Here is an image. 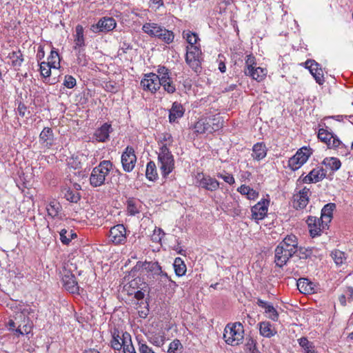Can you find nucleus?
<instances>
[{"label":"nucleus","mask_w":353,"mask_h":353,"mask_svg":"<svg viewBox=\"0 0 353 353\" xmlns=\"http://www.w3.org/2000/svg\"><path fill=\"white\" fill-rule=\"evenodd\" d=\"M113 164L110 161L103 160L94 167L90 176V183L93 188L100 187L105 184L107 176L112 169Z\"/></svg>","instance_id":"1"},{"label":"nucleus","mask_w":353,"mask_h":353,"mask_svg":"<svg viewBox=\"0 0 353 353\" xmlns=\"http://www.w3.org/2000/svg\"><path fill=\"white\" fill-rule=\"evenodd\" d=\"M243 327L241 323L228 324L224 330L223 339L228 345H238L243 341Z\"/></svg>","instance_id":"2"},{"label":"nucleus","mask_w":353,"mask_h":353,"mask_svg":"<svg viewBox=\"0 0 353 353\" xmlns=\"http://www.w3.org/2000/svg\"><path fill=\"white\" fill-rule=\"evenodd\" d=\"M159 168L163 177H166L174 169V159L169 148L161 146L158 154Z\"/></svg>","instance_id":"3"},{"label":"nucleus","mask_w":353,"mask_h":353,"mask_svg":"<svg viewBox=\"0 0 353 353\" xmlns=\"http://www.w3.org/2000/svg\"><path fill=\"white\" fill-rule=\"evenodd\" d=\"M202 61V52L200 46L186 48L185 62L195 72H201Z\"/></svg>","instance_id":"4"},{"label":"nucleus","mask_w":353,"mask_h":353,"mask_svg":"<svg viewBox=\"0 0 353 353\" xmlns=\"http://www.w3.org/2000/svg\"><path fill=\"white\" fill-rule=\"evenodd\" d=\"M312 154L311 149L307 147H303L299 149L296 154L288 160V167L293 171L299 169Z\"/></svg>","instance_id":"5"},{"label":"nucleus","mask_w":353,"mask_h":353,"mask_svg":"<svg viewBox=\"0 0 353 353\" xmlns=\"http://www.w3.org/2000/svg\"><path fill=\"white\" fill-rule=\"evenodd\" d=\"M108 241L114 245H123L127 241L126 229L123 224L116 225L110 228Z\"/></svg>","instance_id":"6"},{"label":"nucleus","mask_w":353,"mask_h":353,"mask_svg":"<svg viewBox=\"0 0 353 353\" xmlns=\"http://www.w3.org/2000/svg\"><path fill=\"white\" fill-rule=\"evenodd\" d=\"M159 78L153 72L145 74L141 81V88L152 94H155L160 89Z\"/></svg>","instance_id":"7"},{"label":"nucleus","mask_w":353,"mask_h":353,"mask_svg":"<svg viewBox=\"0 0 353 353\" xmlns=\"http://www.w3.org/2000/svg\"><path fill=\"white\" fill-rule=\"evenodd\" d=\"M137 159L134 149L132 146H127L121 157L123 170L126 172H132L135 167Z\"/></svg>","instance_id":"8"},{"label":"nucleus","mask_w":353,"mask_h":353,"mask_svg":"<svg viewBox=\"0 0 353 353\" xmlns=\"http://www.w3.org/2000/svg\"><path fill=\"white\" fill-rule=\"evenodd\" d=\"M326 176L327 170L323 167H316L312 169L308 174L304 176V174H303L298 179V182H302L303 183H315L321 181Z\"/></svg>","instance_id":"9"},{"label":"nucleus","mask_w":353,"mask_h":353,"mask_svg":"<svg viewBox=\"0 0 353 353\" xmlns=\"http://www.w3.org/2000/svg\"><path fill=\"white\" fill-rule=\"evenodd\" d=\"M312 192L310 189L304 187L293 196V206L296 210L304 209L308 204Z\"/></svg>","instance_id":"10"},{"label":"nucleus","mask_w":353,"mask_h":353,"mask_svg":"<svg viewBox=\"0 0 353 353\" xmlns=\"http://www.w3.org/2000/svg\"><path fill=\"white\" fill-rule=\"evenodd\" d=\"M301 65L310 70V72L313 76L317 83L319 85L323 84L325 79L323 70L319 63L313 59H307Z\"/></svg>","instance_id":"11"},{"label":"nucleus","mask_w":353,"mask_h":353,"mask_svg":"<svg viewBox=\"0 0 353 353\" xmlns=\"http://www.w3.org/2000/svg\"><path fill=\"white\" fill-rule=\"evenodd\" d=\"M306 222L312 238L320 236L325 230L328 228V225H324V222L316 216H309Z\"/></svg>","instance_id":"12"},{"label":"nucleus","mask_w":353,"mask_h":353,"mask_svg":"<svg viewBox=\"0 0 353 353\" xmlns=\"http://www.w3.org/2000/svg\"><path fill=\"white\" fill-rule=\"evenodd\" d=\"M64 288L71 294H79V287L75 276L69 270H65L62 276Z\"/></svg>","instance_id":"13"},{"label":"nucleus","mask_w":353,"mask_h":353,"mask_svg":"<svg viewBox=\"0 0 353 353\" xmlns=\"http://www.w3.org/2000/svg\"><path fill=\"white\" fill-rule=\"evenodd\" d=\"M294 254H295L292 252L291 250L278 245L274 250V262L277 266L281 268L285 265L289 259Z\"/></svg>","instance_id":"14"},{"label":"nucleus","mask_w":353,"mask_h":353,"mask_svg":"<svg viewBox=\"0 0 353 353\" xmlns=\"http://www.w3.org/2000/svg\"><path fill=\"white\" fill-rule=\"evenodd\" d=\"M196 179L199 181V186L206 190L214 192L219 188L220 183L210 176H205L203 173H198Z\"/></svg>","instance_id":"15"},{"label":"nucleus","mask_w":353,"mask_h":353,"mask_svg":"<svg viewBox=\"0 0 353 353\" xmlns=\"http://www.w3.org/2000/svg\"><path fill=\"white\" fill-rule=\"evenodd\" d=\"M10 308L14 314V318L15 320L17 319H21L24 323L26 321H28V317L27 316L29 314L28 310L27 308V305L23 302L18 301H12L10 303Z\"/></svg>","instance_id":"16"},{"label":"nucleus","mask_w":353,"mask_h":353,"mask_svg":"<svg viewBox=\"0 0 353 353\" xmlns=\"http://www.w3.org/2000/svg\"><path fill=\"white\" fill-rule=\"evenodd\" d=\"M116 21L112 17L103 18L100 19L97 24H93L90 27V30L94 33L99 32H109L116 27Z\"/></svg>","instance_id":"17"},{"label":"nucleus","mask_w":353,"mask_h":353,"mask_svg":"<svg viewBox=\"0 0 353 353\" xmlns=\"http://www.w3.org/2000/svg\"><path fill=\"white\" fill-rule=\"evenodd\" d=\"M222 125L221 124H216V127H213L210 123V121H208V119H201L194 124V128L195 132L197 134H211L219 130Z\"/></svg>","instance_id":"18"},{"label":"nucleus","mask_w":353,"mask_h":353,"mask_svg":"<svg viewBox=\"0 0 353 353\" xmlns=\"http://www.w3.org/2000/svg\"><path fill=\"white\" fill-rule=\"evenodd\" d=\"M269 201L263 199L254 205L252 209V218L256 221L262 220L268 213Z\"/></svg>","instance_id":"19"},{"label":"nucleus","mask_w":353,"mask_h":353,"mask_svg":"<svg viewBox=\"0 0 353 353\" xmlns=\"http://www.w3.org/2000/svg\"><path fill=\"white\" fill-rule=\"evenodd\" d=\"M142 267L148 272H150L153 276H160L161 281L163 279H168V274L162 270L161 266L157 261H145L142 264Z\"/></svg>","instance_id":"20"},{"label":"nucleus","mask_w":353,"mask_h":353,"mask_svg":"<svg viewBox=\"0 0 353 353\" xmlns=\"http://www.w3.org/2000/svg\"><path fill=\"white\" fill-rule=\"evenodd\" d=\"M185 112V108L181 103L174 101L169 110V121L171 123H177Z\"/></svg>","instance_id":"21"},{"label":"nucleus","mask_w":353,"mask_h":353,"mask_svg":"<svg viewBox=\"0 0 353 353\" xmlns=\"http://www.w3.org/2000/svg\"><path fill=\"white\" fill-rule=\"evenodd\" d=\"M221 208L225 212L233 217L241 215V210L239 203L234 199L230 201L226 200L222 203Z\"/></svg>","instance_id":"22"},{"label":"nucleus","mask_w":353,"mask_h":353,"mask_svg":"<svg viewBox=\"0 0 353 353\" xmlns=\"http://www.w3.org/2000/svg\"><path fill=\"white\" fill-rule=\"evenodd\" d=\"M112 131L111 124L105 123L95 130L94 138L99 142H105L109 139Z\"/></svg>","instance_id":"23"},{"label":"nucleus","mask_w":353,"mask_h":353,"mask_svg":"<svg viewBox=\"0 0 353 353\" xmlns=\"http://www.w3.org/2000/svg\"><path fill=\"white\" fill-rule=\"evenodd\" d=\"M256 304L259 307L265 309V313L268 315L269 319L273 321H278L279 317V312L271 303L258 298Z\"/></svg>","instance_id":"24"},{"label":"nucleus","mask_w":353,"mask_h":353,"mask_svg":"<svg viewBox=\"0 0 353 353\" xmlns=\"http://www.w3.org/2000/svg\"><path fill=\"white\" fill-rule=\"evenodd\" d=\"M328 148L336 150L339 154L341 156H347L350 150L336 135H334L331 143H328Z\"/></svg>","instance_id":"25"},{"label":"nucleus","mask_w":353,"mask_h":353,"mask_svg":"<svg viewBox=\"0 0 353 353\" xmlns=\"http://www.w3.org/2000/svg\"><path fill=\"white\" fill-rule=\"evenodd\" d=\"M39 139L42 145L46 148H50L54 143V135L50 128H44L39 134Z\"/></svg>","instance_id":"26"},{"label":"nucleus","mask_w":353,"mask_h":353,"mask_svg":"<svg viewBox=\"0 0 353 353\" xmlns=\"http://www.w3.org/2000/svg\"><path fill=\"white\" fill-rule=\"evenodd\" d=\"M298 239L294 234L287 235L283 240L279 243L285 249L291 250L292 252L296 254L298 251Z\"/></svg>","instance_id":"27"},{"label":"nucleus","mask_w":353,"mask_h":353,"mask_svg":"<svg viewBox=\"0 0 353 353\" xmlns=\"http://www.w3.org/2000/svg\"><path fill=\"white\" fill-rule=\"evenodd\" d=\"M334 134L327 130L325 123L319 124L318 138L321 142H323L328 147V143H331Z\"/></svg>","instance_id":"28"},{"label":"nucleus","mask_w":353,"mask_h":353,"mask_svg":"<svg viewBox=\"0 0 353 353\" xmlns=\"http://www.w3.org/2000/svg\"><path fill=\"white\" fill-rule=\"evenodd\" d=\"M336 208L335 203H330L324 205L321 210V216L319 218L321 221H323L324 225H328V224L331 222L333 211Z\"/></svg>","instance_id":"29"},{"label":"nucleus","mask_w":353,"mask_h":353,"mask_svg":"<svg viewBox=\"0 0 353 353\" xmlns=\"http://www.w3.org/2000/svg\"><path fill=\"white\" fill-rule=\"evenodd\" d=\"M258 325L260 334L264 337L271 338L277 333L274 327L269 321L260 322Z\"/></svg>","instance_id":"30"},{"label":"nucleus","mask_w":353,"mask_h":353,"mask_svg":"<svg viewBox=\"0 0 353 353\" xmlns=\"http://www.w3.org/2000/svg\"><path fill=\"white\" fill-rule=\"evenodd\" d=\"M74 45L73 48L85 46V39L84 37V29L83 26L78 24L75 27V33L73 34Z\"/></svg>","instance_id":"31"},{"label":"nucleus","mask_w":353,"mask_h":353,"mask_svg":"<svg viewBox=\"0 0 353 353\" xmlns=\"http://www.w3.org/2000/svg\"><path fill=\"white\" fill-rule=\"evenodd\" d=\"M48 215L52 219L57 218L62 211V206L56 199H52L46 205Z\"/></svg>","instance_id":"32"},{"label":"nucleus","mask_w":353,"mask_h":353,"mask_svg":"<svg viewBox=\"0 0 353 353\" xmlns=\"http://www.w3.org/2000/svg\"><path fill=\"white\" fill-rule=\"evenodd\" d=\"M267 152L268 150L264 143H256L253 145L252 157L254 159L260 161L266 157Z\"/></svg>","instance_id":"33"},{"label":"nucleus","mask_w":353,"mask_h":353,"mask_svg":"<svg viewBox=\"0 0 353 353\" xmlns=\"http://www.w3.org/2000/svg\"><path fill=\"white\" fill-rule=\"evenodd\" d=\"M141 201L135 198H129L127 201V210L128 214L134 216L141 212Z\"/></svg>","instance_id":"34"},{"label":"nucleus","mask_w":353,"mask_h":353,"mask_svg":"<svg viewBox=\"0 0 353 353\" xmlns=\"http://www.w3.org/2000/svg\"><path fill=\"white\" fill-rule=\"evenodd\" d=\"M245 74L256 80V81L260 82L265 78L267 75V70L266 68L256 66L253 68V70L251 71V72H250V71L245 72Z\"/></svg>","instance_id":"35"},{"label":"nucleus","mask_w":353,"mask_h":353,"mask_svg":"<svg viewBox=\"0 0 353 353\" xmlns=\"http://www.w3.org/2000/svg\"><path fill=\"white\" fill-rule=\"evenodd\" d=\"M163 28V27L155 23H145L142 27V30L150 37H156L162 32Z\"/></svg>","instance_id":"36"},{"label":"nucleus","mask_w":353,"mask_h":353,"mask_svg":"<svg viewBox=\"0 0 353 353\" xmlns=\"http://www.w3.org/2000/svg\"><path fill=\"white\" fill-rule=\"evenodd\" d=\"M8 58L11 61V64L12 67L16 70H19V68L21 66V64L23 61V54L20 50H17L16 51H12L9 53Z\"/></svg>","instance_id":"37"},{"label":"nucleus","mask_w":353,"mask_h":353,"mask_svg":"<svg viewBox=\"0 0 353 353\" xmlns=\"http://www.w3.org/2000/svg\"><path fill=\"white\" fill-rule=\"evenodd\" d=\"M112 339L110 341V345L114 350H121L123 346V343L120 341L121 334L118 328L114 327L111 330Z\"/></svg>","instance_id":"38"},{"label":"nucleus","mask_w":353,"mask_h":353,"mask_svg":"<svg viewBox=\"0 0 353 353\" xmlns=\"http://www.w3.org/2000/svg\"><path fill=\"white\" fill-rule=\"evenodd\" d=\"M322 163L329 168L332 173L340 169L341 166V161L336 157H326L323 159Z\"/></svg>","instance_id":"39"},{"label":"nucleus","mask_w":353,"mask_h":353,"mask_svg":"<svg viewBox=\"0 0 353 353\" xmlns=\"http://www.w3.org/2000/svg\"><path fill=\"white\" fill-rule=\"evenodd\" d=\"M60 241L63 245H69L72 239L77 237L76 232L72 230L62 229L59 232Z\"/></svg>","instance_id":"40"},{"label":"nucleus","mask_w":353,"mask_h":353,"mask_svg":"<svg viewBox=\"0 0 353 353\" xmlns=\"http://www.w3.org/2000/svg\"><path fill=\"white\" fill-rule=\"evenodd\" d=\"M145 176L149 181H154L158 179L157 166L153 161H150L147 163Z\"/></svg>","instance_id":"41"},{"label":"nucleus","mask_w":353,"mask_h":353,"mask_svg":"<svg viewBox=\"0 0 353 353\" xmlns=\"http://www.w3.org/2000/svg\"><path fill=\"white\" fill-rule=\"evenodd\" d=\"M330 256L337 266L344 264L347 260V254L345 252L339 250H334L331 252Z\"/></svg>","instance_id":"42"},{"label":"nucleus","mask_w":353,"mask_h":353,"mask_svg":"<svg viewBox=\"0 0 353 353\" xmlns=\"http://www.w3.org/2000/svg\"><path fill=\"white\" fill-rule=\"evenodd\" d=\"M75 51L77 57V63L79 65L85 66L88 63L87 55L85 52V47H79V48H73Z\"/></svg>","instance_id":"43"},{"label":"nucleus","mask_w":353,"mask_h":353,"mask_svg":"<svg viewBox=\"0 0 353 353\" xmlns=\"http://www.w3.org/2000/svg\"><path fill=\"white\" fill-rule=\"evenodd\" d=\"M237 191L243 195H246L250 200H254L259 196V193L250 186L242 185L238 188Z\"/></svg>","instance_id":"44"},{"label":"nucleus","mask_w":353,"mask_h":353,"mask_svg":"<svg viewBox=\"0 0 353 353\" xmlns=\"http://www.w3.org/2000/svg\"><path fill=\"white\" fill-rule=\"evenodd\" d=\"M175 274L178 276L185 275L187 268L183 260L180 257H176L173 263Z\"/></svg>","instance_id":"45"},{"label":"nucleus","mask_w":353,"mask_h":353,"mask_svg":"<svg viewBox=\"0 0 353 353\" xmlns=\"http://www.w3.org/2000/svg\"><path fill=\"white\" fill-rule=\"evenodd\" d=\"M159 83H161L160 88L162 87L163 90L168 94H174L176 90V84L174 83L172 77L162 80L159 81Z\"/></svg>","instance_id":"46"},{"label":"nucleus","mask_w":353,"mask_h":353,"mask_svg":"<svg viewBox=\"0 0 353 353\" xmlns=\"http://www.w3.org/2000/svg\"><path fill=\"white\" fill-rule=\"evenodd\" d=\"M299 345L304 350V353H317L315 350V346L314 343L311 341H309L307 338L301 337L299 340Z\"/></svg>","instance_id":"47"},{"label":"nucleus","mask_w":353,"mask_h":353,"mask_svg":"<svg viewBox=\"0 0 353 353\" xmlns=\"http://www.w3.org/2000/svg\"><path fill=\"white\" fill-rule=\"evenodd\" d=\"M183 37L189 43V47L196 46V44L197 43L198 41H199L198 34L195 32H191L190 30L183 31Z\"/></svg>","instance_id":"48"},{"label":"nucleus","mask_w":353,"mask_h":353,"mask_svg":"<svg viewBox=\"0 0 353 353\" xmlns=\"http://www.w3.org/2000/svg\"><path fill=\"white\" fill-rule=\"evenodd\" d=\"M64 197L70 202L77 203L81 199L80 194L77 190H72L70 188L65 189Z\"/></svg>","instance_id":"49"},{"label":"nucleus","mask_w":353,"mask_h":353,"mask_svg":"<svg viewBox=\"0 0 353 353\" xmlns=\"http://www.w3.org/2000/svg\"><path fill=\"white\" fill-rule=\"evenodd\" d=\"M156 37L169 44L173 41L174 35L172 31L168 30L163 28L162 32H159Z\"/></svg>","instance_id":"50"},{"label":"nucleus","mask_w":353,"mask_h":353,"mask_svg":"<svg viewBox=\"0 0 353 353\" xmlns=\"http://www.w3.org/2000/svg\"><path fill=\"white\" fill-rule=\"evenodd\" d=\"M183 346L179 339L173 340L169 345L167 353H182Z\"/></svg>","instance_id":"51"},{"label":"nucleus","mask_w":353,"mask_h":353,"mask_svg":"<svg viewBox=\"0 0 353 353\" xmlns=\"http://www.w3.org/2000/svg\"><path fill=\"white\" fill-rule=\"evenodd\" d=\"M165 338L163 334H155L148 337V341L152 345L161 347L165 343Z\"/></svg>","instance_id":"52"},{"label":"nucleus","mask_w":353,"mask_h":353,"mask_svg":"<svg viewBox=\"0 0 353 353\" xmlns=\"http://www.w3.org/2000/svg\"><path fill=\"white\" fill-rule=\"evenodd\" d=\"M157 76L159 78V81L171 78L172 72L170 70L163 65H159L157 70Z\"/></svg>","instance_id":"53"},{"label":"nucleus","mask_w":353,"mask_h":353,"mask_svg":"<svg viewBox=\"0 0 353 353\" xmlns=\"http://www.w3.org/2000/svg\"><path fill=\"white\" fill-rule=\"evenodd\" d=\"M297 256L299 257L300 259H307L313 254V248H304V247H299L298 246V251L296 252Z\"/></svg>","instance_id":"54"},{"label":"nucleus","mask_w":353,"mask_h":353,"mask_svg":"<svg viewBox=\"0 0 353 353\" xmlns=\"http://www.w3.org/2000/svg\"><path fill=\"white\" fill-rule=\"evenodd\" d=\"M256 66V62L255 57L252 54L247 55L245 59V65L244 68V72L247 71H250V72H251V71L253 70V68Z\"/></svg>","instance_id":"55"},{"label":"nucleus","mask_w":353,"mask_h":353,"mask_svg":"<svg viewBox=\"0 0 353 353\" xmlns=\"http://www.w3.org/2000/svg\"><path fill=\"white\" fill-rule=\"evenodd\" d=\"M297 287L300 292L303 293H308L312 290L311 284L309 283L308 280L305 279H300L297 281Z\"/></svg>","instance_id":"56"},{"label":"nucleus","mask_w":353,"mask_h":353,"mask_svg":"<svg viewBox=\"0 0 353 353\" xmlns=\"http://www.w3.org/2000/svg\"><path fill=\"white\" fill-rule=\"evenodd\" d=\"M48 63L50 64L53 68H57L59 66V55L57 51L52 50L50 55L48 57Z\"/></svg>","instance_id":"57"},{"label":"nucleus","mask_w":353,"mask_h":353,"mask_svg":"<svg viewBox=\"0 0 353 353\" xmlns=\"http://www.w3.org/2000/svg\"><path fill=\"white\" fill-rule=\"evenodd\" d=\"M172 142L173 139L170 133L165 132L159 135V143H161V146L165 145L168 148V146L172 145Z\"/></svg>","instance_id":"58"},{"label":"nucleus","mask_w":353,"mask_h":353,"mask_svg":"<svg viewBox=\"0 0 353 353\" xmlns=\"http://www.w3.org/2000/svg\"><path fill=\"white\" fill-rule=\"evenodd\" d=\"M164 235L165 233L161 228L154 227L153 234L151 235V241L154 243H161Z\"/></svg>","instance_id":"59"},{"label":"nucleus","mask_w":353,"mask_h":353,"mask_svg":"<svg viewBox=\"0 0 353 353\" xmlns=\"http://www.w3.org/2000/svg\"><path fill=\"white\" fill-rule=\"evenodd\" d=\"M51 66L50 64L48 63L46 61H42L40 63V72L41 75L45 78L49 77L51 74Z\"/></svg>","instance_id":"60"},{"label":"nucleus","mask_w":353,"mask_h":353,"mask_svg":"<svg viewBox=\"0 0 353 353\" xmlns=\"http://www.w3.org/2000/svg\"><path fill=\"white\" fill-rule=\"evenodd\" d=\"M216 176H217V177L223 179V181L225 182H226L227 183H228L230 185H233L235 183V179H234V176H232V174H229V173L226 172L225 171H223V173H220V172L217 173Z\"/></svg>","instance_id":"61"},{"label":"nucleus","mask_w":353,"mask_h":353,"mask_svg":"<svg viewBox=\"0 0 353 353\" xmlns=\"http://www.w3.org/2000/svg\"><path fill=\"white\" fill-rule=\"evenodd\" d=\"M138 345L140 353H155L152 347H149L143 340L138 341Z\"/></svg>","instance_id":"62"},{"label":"nucleus","mask_w":353,"mask_h":353,"mask_svg":"<svg viewBox=\"0 0 353 353\" xmlns=\"http://www.w3.org/2000/svg\"><path fill=\"white\" fill-rule=\"evenodd\" d=\"M77 85V81L72 75H65L63 81V85L67 88H73Z\"/></svg>","instance_id":"63"},{"label":"nucleus","mask_w":353,"mask_h":353,"mask_svg":"<svg viewBox=\"0 0 353 353\" xmlns=\"http://www.w3.org/2000/svg\"><path fill=\"white\" fill-rule=\"evenodd\" d=\"M103 88L107 92H112V93H115L118 90L117 83L114 81L105 82L104 83Z\"/></svg>","instance_id":"64"}]
</instances>
